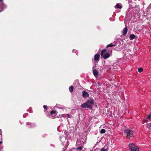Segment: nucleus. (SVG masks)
<instances>
[{
    "mask_svg": "<svg viewBox=\"0 0 151 151\" xmlns=\"http://www.w3.org/2000/svg\"><path fill=\"white\" fill-rule=\"evenodd\" d=\"M74 50H73V52H74Z\"/></svg>",
    "mask_w": 151,
    "mask_h": 151,
    "instance_id": "nucleus-28",
    "label": "nucleus"
},
{
    "mask_svg": "<svg viewBox=\"0 0 151 151\" xmlns=\"http://www.w3.org/2000/svg\"><path fill=\"white\" fill-rule=\"evenodd\" d=\"M116 45V44L115 43H111L108 45L106 47V48H107L109 47H111L113 46H115Z\"/></svg>",
    "mask_w": 151,
    "mask_h": 151,
    "instance_id": "nucleus-12",
    "label": "nucleus"
},
{
    "mask_svg": "<svg viewBox=\"0 0 151 151\" xmlns=\"http://www.w3.org/2000/svg\"><path fill=\"white\" fill-rule=\"evenodd\" d=\"M112 52L111 50H110L108 51V52Z\"/></svg>",
    "mask_w": 151,
    "mask_h": 151,
    "instance_id": "nucleus-25",
    "label": "nucleus"
},
{
    "mask_svg": "<svg viewBox=\"0 0 151 151\" xmlns=\"http://www.w3.org/2000/svg\"><path fill=\"white\" fill-rule=\"evenodd\" d=\"M2 141H0V144L2 143Z\"/></svg>",
    "mask_w": 151,
    "mask_h": 151,
    "instance_id": "nucleus-27",
    "label": "nucleus"
},
{
    "mask_svg": "<svg viewBox=\"0 0 151 151\" xmlns=\"http://www.w3.org/2000/svg\"><path fill=\"white\" fill-rule=\"evenodd\" d=\"M26 115V114H24L23 115V116L24 117H25Z\"/></svg>",
    "mask_w": 151,
    "mask_h": 151,
    "instance_id": "nucleus-24",
    "label": "nucleus"
},
{
    "mask_svg": "<svg viewBox=\"0 0 151 151\" xmlns=\"http://www.w3.org/2000/svg\"><path fill=\"white\" fill-rule=\"evenodd\" d=\"M107 51L106 49H103L101 51V56H103L105 54L107 53Z\"/></svg>",
    "mask_w": 151,
    "mask_h": 151,
    "instance_id": "nucleus-11",
    "label": "nucleus"
},
{
    "mask_svg": "<svg viewBox=\"0 0 151 151\" xmlns=\"http://www.w3.org/2000/svg\"><path fill=\"white\" fill-rule=\"evenodd\" d=\"M108 150V147L107 146H105L104 147L102 148L100 151H107Z\"/></svg>",
    "mask_w": 151,
    "mask_h": 151,
    "instance_id": "nucleus-14",
    "label": "nucleus"
},
{
    "mask_svg": "<svg viewBox=\"0 0 151 151\" xmlns=\"http://www.w3.org/2000/svg\"><path fill=\"white\" fill-rule=\"evenodd\" d=\"M93 73L94 76L96 77H97L98 76L99 73L97 70L93 69Z\"/></svg>",
    "mask_w": 151,
    "mask_h": 151,
    "instance_id": "nucleus-8",
    "label": "nucleus"
},
{
    "mask_svg": "<svg viewBox=\"0 0 151 151\" xmlns=\"http://www.w3.org/2000/svg\"><path fill=\"white\" fill-rule=\"evenodd\" d=\"M3 0H0V2H3Z\"/></svg>",
    "mask_w": 151,
    "mask_h": 151,
    "instance_id": "nucleus-26",
    "label": "nucleus"
},
{
    "mask_svg": "<svg viewBox=\"0 0 151 151\" xmlns=\"http://www.w3.org/2000/svg\"><path fill=\"white\" fill-rule=\"evenodd\" d=\"M100 55L98 54H96L94 57L93 60L99 61V59Z\"/></svg>",
    "mask_w": 151,
    "mask_h": 151,
    "instance_id": "nucleus-6",
    "label": "nucleus"
},
{
    "mask_svg": "<svg viewBox=\"0 0 151 151\" xmlns=\"http://www.w3.org/2000/svg\"><path fill=\"white\" fill-rule=\"evenodd\" d=\"M135 37V36L134 34H131L130 35L129 39L130 40H132L134 39Z\"/></svg>",
    "mask_w": 151,
    "mask_h": 151,
    "instance_id": "nucleus-13",
    "label": "nucleus"
},
{
    "mask_svg": "<svg viewBox=\"0 0 151 151\" xmlns=\"http://www.w3.org/2000/svg\"><path fill=\"white\" fill-rule=\"evenodd\" d=\"M147 119L148 120H150L151 119V114H150L147 116Z\"/></svg>",
    "mask_w": 151,
    "mask_h": 151,
    "instance_id": "nucleus-21",
    "label": "nucleus"
},
{
    "mask_svg": "<svg viewBox=\"0 0 151 151\" xmlns=\"http://www.w3.org/2000/svg\"><path fill=\"white\" fill-rule=\"evenodd\" d=\"M43 107L45 109V110H47V106L46 105H44L43 106Z\"/></svg>",
    "mask_w": 151,
    "mask_h": 151,
    "instance_id": "nucleus-22",
    "label": "nucleus"
},
{
    "mask_svg": "<svg viewBox=\"0 0 151 151\" xmlns=\"http://www.w3.org/2000/svg\"><path fill=\"white\" fill-rule=\"evenodd\" d=\"M109 56L110 54L108 52H107L103 56H102L101 57H103L104 59H106L109 58Z\"/></svg>",
    "mask_w": 151,
    "mask_h": 151,
    "instance_id": "nucleus-10",
    "label": "nucleus"
},
{
    "mask_svg": "<svg viewBox=\"0 0 151 151\" xmlns=\"http://www.w3.org/2000/svg\"><path fill=\"white\" fill-rule=\"evenodd\" d=\"M106 130L105 129H102L100 131V133L101 134H103L105 132Z\"/></svg>",
    "mask_w": 151,
    "mask_h": 151,
    "instance_id": "nucleus-20",
    "label": "nucleus"
},
{
    "mask_svg": "<svg viewBox=\"0 0 151 151\" xmlns=\"http://www.w3.org/2000/svg\"><path fill=\"white\" fill-rule=\"evenodd\" d=\"M124 133L125 134L127 138L130 139L131 137L133 136L134 132L132 130L127 129L124 131Z\"/></svg>",
    "mask_w": 151,
    "mask_h": 151,
    "instance_id": "nucleus-3",
    "label": "nucleus"
},
{
    "mask_svg": "<svg viewBox=\"0 0 151 151\" xmlns=\"http://www.w3.org/2000/svg\"><path fill=\"white\" fill-rule=\"evenodd\" d=\"M115 8L116 9H121L122 8V6H121L119 4H116L114 6Z\"/></svg>",
    "mask_w": 151,
    "mask_h": 151,
    "instance_id": "nucleus-17",
    "label": "nucleus"
},
{
    "mask_svg": "<svg viewBox=\"0 0 151 151\" xmlns=\"http://www.w3.org/2000/svg\"><path fill=\"white\" fill-rule=\"evenodd\" d=\"M128 29L127 27H126L123 29L122 31V35H125L127 33Z\"/></svg>",
    "mask_w": 151,
    "mask_h": 151,
    "instance_id": "nucleus-9",
    "label": "nucleus"
},
{
    "mask_svg": "<svg viewBox=\"0 0 151 151\" xmlns=\"http://www.w3.org/2000/svg\"><path fill=\"white\" fill-rule=\"evenodd\" d=\"M28 127L30 128H34L36 126V125L34 123H31L30 122H28L26 123Z\"/></svg>",
    "mask_w": 151,
    "mask_h": 151,
    "instance_id": "nucleus-5",
    "label": "nucleus"
},
{
    "mask_svg": "<svg viewBox=\"0 0 151 151\" xmlns=\"http://www.w3.org/2000/svg\"><path fill=\"white\" fill-rule=\"evenodd\" d=\"M143 70V69L142 68H139L138 69V71L139 73L142 72Z\"/></svg>",
    "mask_w": 151,
    "mask_h": 151,
    "instance_id": "nucleus-19",
    "label": "nucleus"
},
{
    "mask_svg": "<svg viewBox=\"0 0 151 151\" xmlns=\"http://www.w3.org/2000/svg\"><path fill=\"white\" fill-rule=\"evenodd\" d=\"M82 96L84 98L88 97L89 96V94L88 93L85 91H82Z\"/></svg>",
    "mask_w": 151,
    "mask_h": 151,
    "instance_id": "nucleus-7",
    "label": "nucleus"
},
{
    "mask_svg": "<svg viewBox=\"0 0 151 151\" xmlns=\"http://www.w3.org/2000/svg\"><path fill=\"white\" fill-rule=\"evenodd\" d=\"M129 147L132 151H139V148L135 145L133 143H131L129 145Z\"/></svg>",
    "mask_w": 151,
    "mask_h": 151,
    "instance_id": "nucleus-4",
    "label": "nucleus"
},
{
    "mask_svg": "<svg viewBox=\"0 0 151 151\" xmlns=\"http://www.w3.org/2000/svg\"><path fill=\"white\" fill-rule=\"evenodd\" d=\"M74 50H73V52H74Z\"/></svg>",
    "mask_w": 151,
    "mask_h": 151,
    "instance_id": "nucleus-29",
    "label": "nucleus"
},
{
    "mask_svg": "<svg viewBox=\"0 0 151 151\" xmlns=\"http://www.w3.org/2000/svg\"><path fill=\"white\" fill-rule=\"evenodd\" d=\"M91 151H92L91 150Z\"/></svg>",
    "mask_w": 151,
    "mask_h": 151,
    "instance_id": "nucleus-30",
    "label": "nucleus"
},
{
    "mask_svg": "<svg viewBox=\"0 0 151 151\" xmlns=\"http://www.w3.org/2000/svg\"><path fill=\"white\" fill-rule=\"evenodd\" d=\"M146 127L148 129H151V122L147 124Z\"/></svg>",
    "mask_w": 151,
    "mask_h": 151,
    "instance_id": "nucleus-15",
    "label": "nucleus"
},
{
    "mask_svg": "<svg viewBox=\"0 0 151 151\" xmlns=\"http://www.w3.org/2000/svg\"><path fill=\"white\" fill-rule=\"evenodd\" d=\"M73 89H74V87L73 86H70L69 87V91H70V92L71 93L73 92Z\"/></svg>",
    "mask_w": 151,
    "mask_h": 151,
    "instance_id": "nucleus-16",
    "label": "nucleus"
},
{
    "mask_svg": "<svg viewBox=\"0 0 151 151\" xmlns=\"http://www.w3.org/2000/svg\"><path fill=\"white\" fill-rule=\"evenodd\" d=\"M147 119H145L144 120H143V121H144V122H145V123H147L148 122V120H147Z\"/></svg>",
    "mask_w": 151,
    "mask_h": 151,
    "instance_id": "nucleus-23",
    "label": "nucleus"
},
{
    "mask_svg": "<svg viewBox=\"0 0 151 151\" xmlns=\"http://www.w3.org/2000/svg\"><path fill=\"white\" fill-rule=\"evenodd\" d=\"M83 146H79V147H77V149H76L77 151H79V150H82V149H83Z\"/></svg>",
    "mask_w": 151,
    "mask_h": 151,
    "instance_id": "nucleus-18",
    "label": "nucleus"
},
{
    "mask_svg": "<svg viewBox=\"0 0 151 151\" xmlns=\"http://www.w3.org/2000/svg\"><path fill=\"white\" fill-rule=\"evenodd\" d=\"M44 112L46 115L50 118L54 119L56 117V111L55 110H53L51 111L50 114L47 111V110H45Z\"/></svg>",
    "mask_w": 151,
    "mask_h": 151,
    "instance_id": "nucleus-2",
    "label": "nucleus"
},
{
    "mask_svg": "<svg viewBox=\"0 0 151 151\" xmlns=\"http://www.w3.org/2000/svg\"><path fill=\"white\" fill-rule=\"evenodd\" d=\"M94 104V100L93 99L88 100L86 102L81 104V107L82 108H86L92 109L93 105Z\"/></svg>",
    "mask_w": 151,
    "mask_h": 151,
    "instance_id": "nucleus-1",
    "label": "nucleus"
}]
</instances>
